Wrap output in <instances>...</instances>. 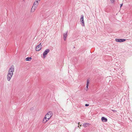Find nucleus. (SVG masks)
I'll return each mask as SVG.
<instances>
[{"instance_id": "1", "label": "nucleus", "mask_w": 132, "mask_h": 132, "mask_svg": "<svg viewBox=\"0 0 132 132\" xmlns=\"http://www.w3.org/2000/svg\"><path fill=\"white\" fill-rule=\"evenodd\" d=\"M14 70V68L13 65L11 66L9 69L7 75V79L8 81H10L12 76Z\"/></svg>"}, {"instance_id": "2", "label": "nucleus", "mask_w": 132, "mask_h": 132, "mask_svg": "<svg viewBox=\"0 0 132 132\" xmlns=\"http://www.w3.org/2000/svg\"><path fill=\"white\" fill-rule=\"evenodd\" d=\"M52 115L53 113L52 112L50 111L48 112L43 119V123H46L51 118Z\"/></svg>"}, {"instance_id": "3", "label": "nucleus", "mask_w": 132, "mask_h": 132, "mask_svg": "<svg viewBox=\"0 0 132 132\" xmlns=\"http://www.w3.org/2000/svg\"><path fill=\"white\" fill-rule=\"evenodd\" d=\"M50 51V50L49 49H46L44 52L43 53V58H45L46 56V55Z\"/></svg>"}, {"instance_id": "4", "label": "nucleus", "mask_w": 132, "mask_h": 132, "mask_svg": "<svg viewBox=\"0 0 132 132\" xmlns=\"http://www.w3.org/2000/svg\"><path fill=\"white\" fill-rule=\"evenodd\" d=\"M41 43H40V44L37 45L35 48V50L36 51H38L40 50L42 46L41 45Z\"/></svg>"}, {"instance_id": "5", "label": "nucleus", "mask_w": 132, "mask_h": 132, "mask_svg": "<svg viewBox=\"0 0 132 132\" xmlns=\"http://www.w3.org/2000/svg\"><path fill=\"white\" fill-rule=\"evenodd\" d=\"M126 39H122L120 38H117L116 39V41L118 42H122L125 41Z\"/></svg>"}, {"instance_id": "6", "label": "nucleus", "mask_w": 132, "mask_h": 132, "mask_svg": "<svg viewBox=\"0 0 132 132\" xmlns=\"http://www.w3.org/2000/svg\"><path fill=\"white\" fill-rule=\"evenodd\" d=\"M83 17V15H81L80 20L81 22L82 23V25L83 26H84V20Z\"/></svg>"}, {"instance_id": "7", "label": "nucleus", "mask_w": 132, "mask_h": 132, "mask_svg": "<svg viewBox=\"0 0 132 132\" xmlns=\"http://www.w3.org/2000/svg\"><path fill=\"white\" fill-rule=\"evenodd\" d=\"M38 1L37 0H36V1L34 2L33 6V7H34V8L36 7L37 8V7L38 4Z\"/></svg>"}, {"instance_id": "8", "label": "nucleus", "mask_w": 132, "mask_h": 132, "mask_svg": "<svg viewBox=\"0 0 132 132\" xmlns=\"http://www.w3.org/2000/svg\"><path fill=\"white\" fill-rule=\"evenodd\" d=\"M68 32V31H66L65 33H64L63 34V38L64 40V41L66 40V37L67 36V34Z\"/></svg>"}, {"instance_id": "9", "label": "nucleus", "mask_w": 132, "mask_h": 132, "mask_svg": "<svg viewBox=\"0 0 132 132\" xmlns=\"http://www.w3.org/2000/svg\"><path fill=\"white\" fill-rule=\"evenodd\" d=\"M101 120L102 122H106L107 121V119L104 117H102L101 118Z\"/></svg>"}, {"instance_id": "10", "label": "nucleus", "mask_w": 132, "mask_h": 132, "mask_svg": "<svg viewBox=\"0 0 132 132\" xmlns=\"http://www.w3.org/2000/svg\"><path fill=\"white\" fill-rule=\"evenodd\" d=\"M33 7L34 6H32L31 9V10L30 11V12H34L35 11V9L36 8V7L34 8V7Z\"/></svg>"}, {"instance_id": "11", "label": "nucleus", "mask_w": 132, "mask_h": 132, "mask_svg": "<svg viewBox=\"0 0 132 132\" xmlns=\"http://www.w3.org/2000/svg\"><path fill=\"white\" fill-rule=\"evenodd\" d=\"M31 57H27L26 58L25 60L26 61H30L31 60Z\"/></svg>"}, {"instance_id": "12", "label": "nucleus", "mask_w": 132, "mask_h": 132, "mask_svg": "<svg viewBox=\"0 0 132 132\" xmlns=\"http://www.w3.org/2000/svg\"><path fill=\"white\" fill-rule=\"evenodd\" d=\"M89 124V123H84L83 124V126L85 127H86L87 126V125Z\"/></svg>"}, {"instance_id": "13", "label": "nucleus", "mask_w": 132, "mask_h": 132, "mask_svg": "<svg viewBox=\"0 0 132 132\" xmlns=\"http://www.w3.org/2000/svg\"><path fill=\"white\" fill-rule=\"evenodd\" d=\"M89 81L88 79L87 80V84H86V87L87 88L88 87L89 84Z\"/></svg>"}, {"instance_id": "14", "label": "nucleus", "mask_w": 132, "mask_h": 132, "mask_svg": "<svg viewBox=\"0 0 132 132\" xmlns=\"http://www.w3.org/2000/svg\"><path fill=\"white\" fill-rule=\"evenodd\" d=\"M89 105V104H86L85 105V106H88Z\"/></svg>"}, {"instance_id": "15", "label": "nucleus", "mask_w": 132, "mask_h": 132, "mask_svg": "<svg viewBox=\"0 0 132 132\" xmlns=\"http://www.w3.org/2000/svg\"><path fill=\"white\" fill-rule=\"evenodd\" d=\"M111 2L113 3L114 1V0H110Z\"/></svg>"}, {"instance_id": "16", "label": "nucleus", "mask_w": 132, "mask_h": 132, "mask_svg": "<svg viewBox=\"0 0 132 132\" xmlns=\"http://www.w3.org/2000/svg\"><path fill=\"white\" fill-rule=\"evenodd\" d=\"M122 5H123V4H120V8L122 6Z\"/></svg>"}, {"instance_id": "17", "label": "nucleus", "mask_w": 132, "mask_h": 132, "mask_svg": "<svg viewBox=\"0 0 132 132\" xmlns=\"http://www.w3.org/2000/svg\"><path fill=\"white\" fill-rule=\"evenodd\" d=\"M88 87H87V88L86 87V91H87V90H88Z\"/></svg>"}, {"instance_id": "18", "label": "nucleus", "mask_w": 132, "mask_h": 132, "mask_svg": "<svg viewBox=\"0 0 132 132\" xmlns=\"http://www.w3.org/2000/svg\"><path fill=\"white\" fill-rule=\"evenodd\" d=\"M112 111L114 112H116V110H112Z\"/></svg>"}, {"instance_id": "19", "label": "nucleus", "mask_w": 132, "mask_h": 132, "mask_svg": "<svg viewBox=\"0 0 132 132\" xmlns=\"http://www.w3.org/2000/svg\"><path fill=\"white\" fill-rule=\"evenodd\" d=\"M78 124L79 125V122L78 123Z\"/></svg>"}, {"instance_id": "20", "label": "nucleus", "mask_w": 132, "mask_h": 132, "mask_svg": "<svg viewBox=\"0 0 132 132\" xmlns=\"http://www.w3.org/2000/svg\"><path fill=\"white\" fill-rule=\"evenodd\" d=\"M81 125H80V126H81Z\"/></svg>"}, {"instance_id": "21", "label": "nucleus", "mask_w": 132, "mask_h": 132, "mask_svg": "<svg viewBox=\"0 0 132 132\" xmlns=\"http://www.w3.org/2000/svg\"><path fill=\"white\" fill-rule=\"evenodd\" d=\"M78 127H79V126H78Z\"/></svg>"}, {"instance_id": "22", "label": "nucleus", "mask_w": 132, "mask_h": 132, "mask_svg": "<svg viewBox=\"0 0 132 132\" xmlns=\"http://www.w3.org/2000/svg\"><path fill=\"white\" fill-rule=\"evenodd\" d=\"M25 0H23V1H24Z\"/></svg>"}]
</instances>
